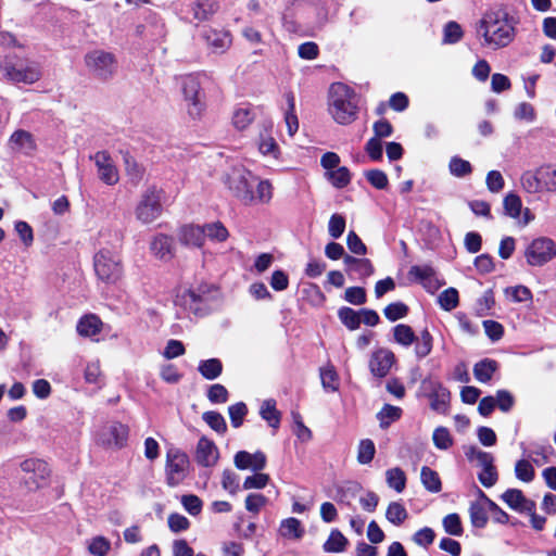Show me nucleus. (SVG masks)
Instances as JSON below:
<instances>
[{
    "instance_id": "obj_1",
    "label": "nucleus",
    "mask_w": 556,
    "mask_h": 556,
    "mask_svg": "<svg viewBox=\"0 0 556 556\" xmlns=\"http://www.w3.org/2000/svg\"><path fill=\"white\" fill-rule=\"evenodd\" d=\"M222 180L230 193L245 205L268 204L273 199V185L256 177L243 165L230 166Z\"/></svg>"
},
{
    "instance_id": "obj_2",
    "label": "nucleus",
    "mask_w": 556,
    "mask_h": 556,
    "mask_svg": "<svg viewBox=\"0 0 556 556\" xmlns=\"http://www.w3.org/2000/svg\"><path fill=\"white\" fill-rule=\"evenodd\" d=\"M478 34L482 36L484 46L493 50L502 49L514 41L516 22L504 10L491 11L481 18Z\"/></svg>"
},
{
    "instance_id": "obj_3",
    "label": "nucleus",
    "mask_w": 556,
    "mask_h": 556,
    "mask_svg": "<svg viewBox=\"0 0 556 556\" xmlns=\"http://www.w3.org/2000/svg\"><path fill=\"white\" fill-rule=\"evenodd\" d=\"M359 97L348 85L334 83L329 88L328 112L340 125H349L358 115Z\"/></svg>"
},
{
    "instance_id": "obj_4",
    "label": "nucleus",
    "mask_w": 556,
    "mask_h": 556,
    "mask_svg": "<svg viewBox=\"0 0 556 556\" xmlns=\"http://www.w3.org/2000/svg\"><path fill=\"white\" fill-rule=\"evenodd\" d=\"M523 192L536 194L556 193V166L549 163L522 172L519 178Z\"/></svg>"
},
{
    "instance_id": "obj_5",
    "label": "nucleus",
    "mask_w": 556,
    "mask_h": 556,
    "mask_svg": "<svg viewBox=\"0 0 556 556\" xmlns=\"http://www.w3.org/2000/svg\"><path fill=\"white\" fill-rule=\"evenodd\" d=\"M213 290L208 286L182 288L177 291L175 305L194 316H204L213 307Z\"/></svg>"
},
{
    "instance_id": "obj_6",
    "label": "nucleus",
    "mask_w": 556,
    "mask_h": 556,
    "mask_svg": "<svg viewBox=\"0 0 556 556\" xmlns=\"http://www.w3.org/2000/svg\"><path fill=\"white\" fill-rule=\"evenodd\" d=\"M93 268L99 280L115 285L124 275L121 253L113 248H102L93 256Z\"/></svg>"
},
{
    "instance_id": "obj_7",
    "label": "nucleus",
    "mask_w": 556,
    "mask_h": 556,
    "mask_svg": "<svg viewBox=\"0 0 556 556\" xmlns=\"http://www.w3.org/2000/svg\"><path fill=\"white\" fill-rule=\"evenodd\" d=\"M3 77L13 84L33 85L41 78L40 65L31 60L7 59L0 66Z\"/></svg>"
},
{
    "instance_id": "obj_8",
    "label": "nucleus",
    "mask_w": 556,
    "mask_h": 556,
    "mask_svg": "<svg viewBox=\"0 0 556 556\" xmlns=\"http://www.w3.org/2000/svg\"><path fill=\"white\" fill-rule=\"evenodd\" d=\"M84 62L88 72L101 81L112 79L117 72L116 56L106 50L94 49L87 52Z\"/></svg>"
},
{
    "instance_id": "obj_9",
    "label": "nucleus",
    "mask_w": 556,
    "mask_h": 556,
    "mask_svg": "<svg viewBox=\"0 0 556 556\" xmlns=\"http://www.w3.org/2000/svg\"><path fill=\"white\" fill-rule=\"evenodd\" d=\"M162 190L155 186L148 187L140 195L135 208L137 220L149 225L155 222L162 214Z\"/></svg>"
},
{
    "instance_id": "obj_10",
    "label": "nucleus",
    "mask_w": 556,
    "mask_h": 556,
    "mask_svg": "<svg viewBox=\"0 0 556 556\" xmlns=\"http://www.w3.org/2000/svg\"><path fill=\"white\" fill-rule=\"evenodd\" d=\"M180 85L188 115L192 119L200 118L204 113L205 103L199 78L193 75L184 76Z\"/></svg>"
},
{
    "instance_id": "obj_11",
    "label": "nucleus",
    "mask_w": 556,
    "mask_h": 556,
    "mask_svg": "<svg viewBox=\"0 0 556 556\" xmlns=\"http://www.w3.org/2000/svg\"><path fill=\"white\" fill-rule=\"evenodd\" d=\"M128 426L119 421H111L100 428L96 434V443L105 450H122L127 445Z\"/></svg>"
},
{
    "instance_id": "obj_12",
    "label": "nucleus",
    "mask_w": 556,
    "mask_h": 556,
    "mask_svg": "<svg viewBox=\"0 0 556 556\" xmlns=\"http://www.w3.org/2000/svg\"><path fill=\"white\" fill-rule=\"evenodd\" d=\"M190 460L186 453L178 448H169L166 453L165 476L169 486L179 485L188 476Z\"/></svg>"
},
{
    "instance_id": "obj_13",
    "label": "nucleus",
    "mask_w": 556,
    "mask_h": 556,
    "mask_svg": "<svg viewBox=\"0 0 556 556\" xmlns=\"http://www.w3.org/2000/svg\"><path fill=\"white\" fill-rule=\"evenodd\" d=\"M556 256V244L547 237H539L525 250V257L530 266H543Z\"/></svg>"
},
{
    "instance_id": "obj_14",
    "label": "nucleus",
    "mask_w": 556,
    "mask_h": 556,
    "mask_svg": "<svg viewBox=\"0 0 556 556\" xmlns=\"http://www.w3.org/2000/svg\"><path fill=\"white\" fill-rule=\"evenodd\" d=\"M24 483L28 490H38L48 484L50 468L45 460L29 458L21 463Z\"/></svg>"
},
{
    "instance_id": "obj_15",
    "label": "nucleus",
    "mask_w": 556,
    "mask_h": 556,
    "mask_svg": "<svg viewBox=\"0 0 556 556\" xmlns=\"http://www.w3.org/2000/svg\"><path fill=\"white\" fill-rule=\"evenodd\" d=\"M93 160L98 176L102 182L109 186L116 185L119 180L118 169L106 151H98L91 156Z\"/></svg>"
},
{
    "instance_id": "obj_16",
    "label": "nucleus",
    "mask_w": 556,
    "mask_h": 556,
    "mask_svg": "<svg viewBox=\"0 0 556 556\" xmlns=\"http://www.w3.org/2000/svg\"><path fill=\"white\" fill-rule=\"evenodd\" d=\"M395 362L392 351L386 348L378 349L372 352L369 358L370 372L377 378L386 377Z\"/></svg>"
},
{
    "instance_id": "obj_17",
    "label": "nucleus",
    "mask_w": 556,
    "mask_h": 556,
    "mask_svg": "<svg viewBox=\"0 0 556 556\" xmlns=\"http://www.w3.org/2000/svg\"><path fill=\"white\" fill-rule=\"evenodd\" d=\"M177 239L181 245L187 248H203L205 243L203 225L185 224L177 230Z\"/></svg>"
},
{
    "instance_id": "obj_18",
    "label": "nucleus",
    "mask_w": 556,
    "mask_h": 556,
    "mask_svg": "<svg viewBox=\"0 0 556 556\" xmlns=\"http://www.w3.org/2000/svg\"><path fill=\"white\" fill-rule=\"evenodd\" d=\"M258 152L266 159L279 160L281 151L273 135V125H264L256 139Z\"/></svg>"
},
{
    "instance_id": "obj_19",
    "label": "nucleus",
    "mask_w": 556,
    "mask_h": 556,
    "mask_svg": "<svg viewBox=\"0 0 556 556\" xmlns=\"http://www.w3.org/2000/svg\"><path fill=\"white\" fill-rule=\"evenodd\" d=\"M207 48L215 54L225 53L232 45L229 30L210 28L203 33Z\"/></svg>"
},
{
    "instance_id": "obj_20",
    "label": "nucleus",
    "mask_w": 556,
    "mask_h": 556,
    "mask_svg": "<svg viewBox=\"0 0 556 556\" xmlns=\"http://www.w3.org/2000/svg\"><path fill=\"white\" fill-rule=\"evenodd\" d=\"M8 144L12 151L24 155H31L37 150V143L34 136L24 129L15 130L10 136Z\"/></svg>"
},
{
    "instance_id": "obj_21",
    "label": "nucleus",
    "mask_w": 556,
    "mask_h": 556,
    "mask_svg": "<svg viewBox=\"0 0 556 556\" xmlns=\"http://www.w3.org/2000/svg\"><path fill=\"white\" fill-rule=\"evenodd\" d=\"M219 452L215 443L212 440L202 437L197 444V463L204 467H213L217 464Z\"/></svg>"
},
{
    "instance_id": "obj_22",
    "label": "nucleus",
    "mask_w": 556,
    "mask_h": 556,
    "mask_svg": "<svg viewBox=\"0 0 556 556\" xmlns=\"http://www.w3.org/2000/svg\"><path fill=\"white\" fill-rule=\"evenodd\" d=\"M235 466L240 470L261 471L266 466V456L263 452L249 453L239 451L233 458Z\"/></svg>"
},
{
    "instance_id": "obj_23",
    "label": "nucleus",
    "mask_w": 556,
    "mask_h": 556,
    "mask_svg": "<svg viewBox=\"0 0 556 556\" xmlns=\"http://www.w3.org/2000/svg\"><path fill=\"white\" fill-rule=\"evenodd\" d=\"M150 251L156 258L168 261L174 256V239L170 236L157 233L150 241Z\"/></svg>"
},
{
    "instance_id": "obj_24",
    "label": "nucleus",
    "mask_w": 556,
    "mask_h": 556,
    "mask_svg": "<svg viewBox=\"0 0 556 556\" xmlns=\"http://www.w3.org/2000/svg\"><path fill=\"white\" fill-rule=\"evenodd\" d=\"M502 500L514 510L526 513L535 509V503L525 497L518 489H509L503 493Z\"/></svg>"
},
{
    "instance_id": "obj_25",
    "label": "nucleus",
    "mask_w": 556,
    "mask_h": 556,
    "mask_svg": "<svg viewBox=\"0 0 556 556\" xmlns=\"http://www.w3.org/2000/svg\"><path fill=\"white\" fill-rule=\"evenodd\" d=\"M345 270L358 278H367L374 274V266L368 258H356L351 255L344 256Z\"/></svg>"
},
{
    "instance_id": "obj_26",
    "label": "nucleus",
    "mask_w": 556,
    "mask_h": 556,
    "mask_svg": "<svg viewBox=\"0 0 556 556\" xmlns=\"http://www.w3.org/2000/svg\"><path fill=\"white\" fill-rule=\"evenodd\" d=\"M102 326L101 319L97 315L90 314L79 319L76 329L83 337H93L101 332Z\"/></svg>"
},
{
    "instance_id": "obj_27",
    "label": "nucleus",
    "mask_w": 556,
    "mask_h": 556,
    "mask_svg": "<svg viewBox=\"0 0 556 556\" xmlns=\"http://www.w3.org/2000/svg\"><path fill=\"white\" fill-rule=\"evenodd\" d=\"M482 500L472 503L469 507L470 521L476 528H484L488 522V504L485 503V498H488L483 493H481Z\"/></svg>"
},
{
    "instance_id": "obj_28",
    "label": "nucleus",
    "mask_w": 556,
    "mask_h": 556,
    "mask_svg": "<svg viewBox=\"0 0 556 556\" xmlns=\"http://www.w3.org/2000/svg\"><path fill=\"white\" fill-rule=\"evenodd\" d=\"M497 368L498 364L496 361L491 358H484L475 364L473 376L479 382L486 383L492 379Z\"/></svg>"
},
{
    "instance_id": "obj_29",
    "label": "nucleus",
    "mask_w": 556,
    "mask_h": 556,
    "mask_svg": "<svg viewBox=\"0 0 556 556\" xmlns=\"http://www.w3.org/2000/svg\"><path fill=\"white\" fill-rule=\"evenodd\" d=\"M219 4L215 0H198L192 5L193 16L198 21H206L218 10Z\"/></svg>"
},
{
    "instance_id": "obj_30",
    "label": "nucleus",
    "mask_w": 556,
    "mask_h": 556,
    "mask_svg": "<svg viewBox=\"0 0 556 556\" xmlns=\"http://www.w3.org/2000/svg\"><path fill=\"white\" fill-rule=\"evenodd\" d=\"M203 229L204 238L213 242H225L229 238L228 229L219 220L203 224Z\"/></svg>"
},
{
    "instance_id": "obj_31",
    "label": "nucleus",
    "mask_w": 556,
    "mask_h": 556,
    "mask_svg": "<svg viewBox=\"0 0 556 556\" xmlns=\"http://www.w3.org/2000/svg\"><path fill=\"white\" fill-rule=\"evenodd\" d=\"M260 415L269 427L274 429L279 427L281 415L276 408L275 400H265L260 407Z\"/></svg>"
},
{
    "instance_id": "obj_32",
    "label": "nucleus",
    "mask_w": 556,
    "mask_h": 556,
    "mask_svg": "<svg viewBox=\"0 0 556 556\" xmlns=\"http://www.w3.org/2000/svg\"><path fill=\"white\" fill-rule=\"evenodd\" d=\"M430 397V407L438 413H445L450 401V392L441 384H435Z\"/></svg>"
},
{
    "instance_id": "obj_33",
    "label": "nucleus",
    "mask_w": 556,
    "mask_h": 556,
    "mask_svg": "<svg viewBox=\"0 0 556 556\" xmlns=\"http://www.w3.org/2000/svg\"><path fill=\"white\" fill-rule=\"evenodd\" d=\"M320 381L325 391L336 392L340 387V379L333 365L327 364L320 368Z\"/></svg>"
},
{
    "instance_id": "obj_34",
    "label": "nucleus",
    "mask_w": 556,
    "mask_h": 556,
    "mask_svg": "<svg viewBox=\"0 0 556 556\" xmlns=\"http://www.w3.org/2000/svg\"><path fill=\"white\" fill-rule=\"evenodd\" d=\"M465 455L471 463H476L481 469L494 466V458L492 454L484 452L477 446L465 447Z\"/></svg>"
},
{
    "instance_id": "obj_35",
    "label": "nucleus",
    "mask_w": 556,
    "mask_h": 556,
    "mask_svg": "<svg viewBox=\"0 0 556 556\" xmlns=\"http://www.w3.org/2000/svg\"><path fill=\"white\" fill-rule=\"evenodd\" d=\"M465 455L471 463H476L481 469L494 466V458L492 454L484 452L477 446L465 447Z\"/></svg>"
},
{
    "instance_id": "obj_36",
    "label": "nucleus",
    "mask_w": 556,
    "mask_h": 556,
    "mask_svg": "<svg viewBox=\"0 0 556 556\" xmlns=\"http://www.w3.org/2000/svg\"><path fill=\"white\" fill-rule=\"evenodd\" d=\"M255 115L251 108L239 106L235 109L231 117L232 125L238 130H244L253 122Z\"/></svg>"
},
{
    "instance_id": "obj_37",
    "label": "nucleus",
    "mask_w": 556,
    "mask_h": 556,
    "mask_svg": "<svg viewBox=\"0 0 556 556\" xmlns=\"http://www.w3.org/2000/svg\"><path fill=\"white\" fill-rule=\"evenodd\" d=\"M503 208L508 217L519 218L522 212L521 198L515 192H508L503 199Z\"/></svg>"
},
{
    "instance_id": "obj_38",
    "label": "nucleus",
    "mask_w": 556,
    "mask_h": 556,
    "mask_svg": "<svg viewBox=\"0 0 556 556\" xmlns=\"http://www.w3.org/2000/svg\"><path fill=\"white\" fill-rule=\"evenodd\" d=\"M198 370L205 379L214 380L220 376L223 364L218 358L201 361Z\"/></svg>"
},
{
    "instance_id": "obj_39",
    "label": "nucleus",
    "mask_w": 556,
    "mask_h": 556,
    "mask_svg": "<svg viewBox=\"0 0 556 556\" xmlns=\"http://www.w3.org/2000/svg\"><path fill=\"white\" fill-rule=\"evenodd\" d=\"M432 346H433V338L427 329H424L420 332V336L416 337V340H415L416 357L419 359L425 358L426 356H428L431 353Z\"/></svg>"
},
{
    "instance_id": "obj_40",
    "label": "nucleus",
    "mask_w": 556,
    "mask_h": 556,
    "mask_svg": "<svg viewBox=\"0 0 556 556\" xmlns=\"http://www.w3.org/2000/svg\"><path fill=\"white\" fill-rule=\"evenodd\" d=\"M386 482L389 488L393 489L397 493L405 490L406 486V475L399 468L394 467L386 471Z\"/></svg>"
},
{
    "instance_id": "obj_41",
    "label": "nucleus",
    "mask_w": 556,
    "mask_h": 556,
    "mask_svg": "<svg viewBox=\"0 0 556 556\" xmlns=\"http://www.w3.org/2000/svg\"><path fill=\"white\" fill-rule=\"evenodd\" d=\"M393 338L397 344L404 348L410 346L416 340L413 328L405 324H399L393 328Z\"/></svg>"
},
{
    "instance_id": "obj_42",
    "label": "nucleus",
    "mask_w": 556,
    "mask_h": 556,
    "mask_svg": "<svg viewBox=\"0 0 556 556\" xmlns=\"http://www.w3.org/2000/svg\"><path fill=\"white\" fill-rule=\"evenodd\" d=\"M504 294L506 299L514 303L532 302L533 298L531 290L521 285L505 288Z\"/></svg>"
},
{
    "instance_id": "obj_43",
    "label": "nucleus",
    "mask_w": 556,
    "mask_h": 556,
    "mask_svg": "<svg viewBox=\"0 0 556 556\" xmlns=\"http://www.w3.org/2000/svg\"><path fill=\"white\" fill-rule=\"evenodd\" d=\"M280 534L288 539H301L304 534V529L296 518H287L280 525Z\"/></svg>"
},
{
    "instance_id": "obj_44",
    "label": "nucleus",
    "mask_w": 556,
    "mask_h": 556,
    "mask_svg": "<svg viewBox=\"0 0 556 556\" xmlns=\"http://www.w3.org/2000/svg\"><path fill=\"white\" fill-rule=\"evenodd\" d=\"M346 544V538L339 530H332L323 548L327 553H340L345 549Z\"/></svg>"
},
{
    "instance_id": "obj_45",
    "label": "nucleus",
    "mask_w": 556,
    "mask_h": 556,
    "mask_svg": "<svg viewBox=\"0 0 556 556\" xmlns=\"http://www.w3.org/2000/svg\"><path fill=\"white\" fill-rule=\"evenodd\" d=\"M327 179L338 189L346 187L351 182V173L348 167L341 166L326 173Z\"/></svg>"
},
{
    "instance_id": "obj_46",
    "label": "nucleus",
    "mask_w": 556,
    "mask_h": 556,
    "mask_svg": "<svg viewBox=\"0 0 556 556\" xmlns=\"http://www.w3.org/2000/svg\"><path fill=\"white\" fill-rule=\"evenodd\" d=\"M408 517V513L400 502H391L386 511V518L394 526L402 525Z\"/></svg>"
},
{
    "instance_id": "obj_47",
    "label": "nucleus",
    "mask_w": 556,
    "mask_h": 556,
    "mask_svg": "<svg viewBox=\"0 0 556 556\" xmlns=\"http://www.w3.org/2000/svg\"><path fill=\"white\" fill-rule=\"evenodd\" d=\"M420 479L421 483L428 491L432 493H438L441 491L442 485L439 475L431 468L424 466L421 468Z\"/></svg>"
},
{
    "instance_id": "obj_48",
    "label": "nucleus",
    "mask_w": 556,
    "mask_h": 556,
    "mask_svg": "<svg viewBox=\"0 0 556 556\" xmlns=\"http://www.w3.org/2000/svg\"><path fill=\"white\" fill-rule=\"evenodd\" d=\"M402 409L397 406L386 404L377 414L381 428H388L392 422L401 418Z\"/></svg>"
},
{
    "instance_id": "obj_49",
    "label": "nucleus",
    "mask_w": 556,
    "mask_h": 556,
    "mask_svg": "<svg viewBox=\"0 0 556 556\" xmlns=\"http://www.w3.org/2000/svg\"><path fill=\"white\" fill-rule=\"evenodd\" d=\"M288 110L285 113V123L288 128V134L292 137L299 129V121L294 113L295 100L292 93L286 96Z\"/></svg>"
},
{
    "instance_id": "obj_50",
    "label": "nucleus",
    "mask_w": 556,
    "mask_h": 556,
    "mask_svg": "<svg viewBox=\"0 0 556 556\" xmlns=\"http://www.w3.org/2000/svg\"><path fill=\"white\" fill-rule=\"evenodd\" d=\"M84 378L87 383L101 386L103 381V374L99 359L90 361L87 363L84 371Z\"/></svg>"
},
{
    "instance_id": "obj_51",
    "label": "nucleus",
    "mask_w": 556,
    "mask_h": 556,
    "mask_svg": "<svg viewBox=\"0 0 556 556\" xmlns=\"http://www.w3.org/2000/svg\"><path fill=\"white\" fill-rule=\"evenodd\" d=\"M338 316L341 323L350 330H355L361 325V315L351 307H341L338 311Z\"/></svg>"
},
{
    "instance_id": "obj_52",
    "label": "nucleus",
    "mask_w": 556,
    "mask_h": 556,
    "mask_svg": "<svg viewBox=\"0 0 556 556\" xmlns=\"http://www.w3.org/2000/svg\"><path fill=\"white\" fill-rule=\"evenodd\" d=\"M432 441L437 448L443 451L448 450L454 443V440L448 429L445 427H438L434 429L432 434Z\"/></svg>"
},
{
    "instance_id": "obj_53",
    "label": "nucleus",
    "mask_w": 556,
    "mask_h": 556,
    "mask_svg": "<svg viewBox=\"0 0 556 556\" xmlns=\"http://www.w3.org/2000/svg\"><path fill=\"white\" fill-rule=\"evenodd\" d=\"M438 302L442 309L450 312L454 309L459 302L458 291L455 288H448L440 293Z\"/></svg>"
},
{
    "instance_id": "obj_54",
    "label": "nucleus",
    "mask_w": 556,
    "mask_h": 556,
    "mask_svg": "<svg viewBox=\"0 0 556 556\" xmlns=\"http://www.w3.org/2000/svg\"><path fill=\"white\" fill-rule=\"evenodd\" d=\"M376 453V447L370 439H364L359 442L357 448V462L362 465L369 464Z\"/></svg>"
},
{
    "instance_id": "obj_55",
    "label": "nucleus",
    "mask_w": 556,
    "mask_h": 556,
    "mask_svg": "<svg viewBox=\"0 0 556 556\" xmlns=\"http://www.w3.org/2000/svg\"><path fill=\"white\" fill-rule=\"evenodd\" d=\"M111 549V542L104 536L92 538L88 543V551L93 556H106Z\"/></svg>"
},
{
    "instance_id": "obj_56",
    "label": "nucleus",
    "mask_w": 556,
    "mask_h": 556,
    "mask_svg": "<svg viewBox=\"0 0 556 556\" xmlns=\"http://www.w3.org/2000/svg\"><path fill=\"white\" fill-rule=\"evenodd\" d=\"M553 452L552 447L544 446L541 444H532V450L528 454V457L531 458V460L538 465L542 466L549 462L548 455Z\"/></svg>"
},
{
    "instance_id": "obj_57",
    "label": "nucleus",
    "mask_w": 556,
    "mask_h": 556,
    "mask_svg": "<svg viewBox=\"0 0 556 556\" xmlns=\"http://www.w3.org/2000/svg\"><path fill=\"white\" fill-rule=\"evenodd\" d=\"M202 418L214 431L218 433L226 432L227 425L222 414L213 410L205 412Z\"/></svg>"
},
{
    "instance_id": "obj_58",
    "label": "nucleus",
    "mask_w": 556,
    "mask_h": 556,
    "mask_svg": "<svg viewBox=\"0 0 556 556\" xmlns=\"http://www.w3.org/2000/svg\"><path fill=\"white\" fill-rule=\"evenodd\" d=\"M269 482V476L255 471L254 475L249 476L244 479L242 488L244 490H261L264 489Z\"/></svg>"
},
{
    "instance_id": "obj_59",
    "label": "nucleus",
    "mask_w": 556,
    "mask_h": 556,
    "mask_svg": "<svg viewBox=\"0 0 556 556\" xmlns=\"http://www.w3.org/2000/svg\"><path fill=\"white\" fill-rule=\"evenodd\" d=\"M516 477L523 482H531L534 479V469L527 459H520L515 465Z\"/></svg>"
},
{
    "instance_id": "obj_60",
    "label": "nucleus",
    "mask_w": 556,
    "mask_h": 556,
    "mask_svg": "<svg viewBox=\"0 0 556 556\" xmlns=\"http://www.w3.org/2000/svg\"><path fill=\"white\" fill-rule=\"evenodd\" d=\"M463 37V29L456 22H448L443 29V42L444 43H456Z\"/></svg>"
},
{
    "instance_id": "obj_61",
    "label": "nucleus",
    "mask_w": 556,
    "mask_h": 556,
    "mask_svg": "<svg viewBox=\"0 0 556 556\" xmlns=\"http://www.w3.org/2000/svg\"><path fill=\"white\" fill-rule=\"evenodd\" d=\"M448 167H450L451 174L456 177H464L466 175H469L472 172V167H471L470 163L466 160L458 157V156H454L451 159Z\"/></svg>"
},
{
    "instance_id": "obj_62",
    "label": "nucleus",
    "mask_w": 556,
    "mask_h": 556,
    "mask_svg": "<svg viewBox=\"0 0 556 556\" xmlns=\"http://www.w3.org/2000/svg\"><path fill=\"white\" fill-rule=\"evenodd\" d=\"M442 523L446 533L455 536L463 534L462 521L457 514H448L443 518Z\"/></svg>"
},
{
    "instance_id": "obj_63",
    "label": "nucleus",
    "mask_w": 556,
    "mask_h": 556,
    "mask_svg": "<svg viewBox=\"0 0 556 556\" xmlns=\"http://www.w3.org/2000/svg\"><path fill=\"white\" fill-rule=\"evenodd\" d=\"M266 503L267 498L263 494L250 493L244 501V506L249 513L257 515Z\"/></svg>"
},
{
    "instance_id": "obj_64",
    "label": "nucleus",
    "mask_w": 556,
    "mask_h": 556,
    "mask_svg": "<svg viewBox=\"0 0 556 556\" xmlns=\"http://www.w3.org/2000/svg\"><path fill=\"white\" fill-rule=\"evenodd\" d=\"M408 313V307L402 302H395L389 304L384 309L383 314L390 321H395L405 317Z\"/></svg>"
}]
</instances>
